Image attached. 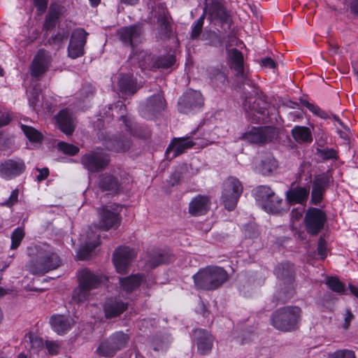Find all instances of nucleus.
<instances>
[{
  "label": "nucleus",
  "instance_id": "obj_1",
  "mask_svg": "<svg viewBox=\"0 0 358 358\" xmlns=\"http://www.w3.org/2000/svg\"><path fill=\"white\" fill-rule=\"evenodd\" d=\"M36 258L28 265L29 271L34 275H44L55 270L62 264V260L53 247L42 244L36 247Z\"/></svg>",
  "mask_w": 358,
  "mask_h": 358
},
{
  "label": "nucleus",
  "instance_id": "obj_2",
  "mask_svg": "<svg viewBox=\"0 0 358 358\" xmlns=\"http://www.w3.org/2000/svg\"><path fill=\"white\" fill-rule=\"evenodd\" d=\"M302 310L296 306H287L275 310L271 316V324L277 330L291 332L299 329Z\"/></svg>",
  "mask_w": 358,
  "mask_h": 358
},
{
  "label": "nucleus",
  "instance_id": "obj_3",
  "mask_svg": "<svg viewBox=\"0 0 358 358\" xmlns=\"http://www.w3.org/2000/svg\"><path fill=\"white\" fill-rule=\"evenodd\" d=\"M255 96H246L243 102V108L246 118L251 122L266 124L270 122L271 106L266 98L254 90Z\"/></svg>",
  "mask_w": 358,
  "mask_h": 358
},
{
  "label": "nucleus",
  "instance_id": "obj_4",
  "mask_svg": "<svg viewBox=\"0 0 358 358\" xmlns=\"http://www.w3.org/2000/svg\"><path fill=\"white\" fill-rule=\"evenodd\" d=\"M106 279L101 274L94 273L88 268H83L78 272V286L72 292V299L82 303L90 299L91 292L99 287Z\"/></svg>",
  "mask_w": 358,
  "mask_h": 358
},
{
  "label": "nucleus",
  "instance_id": "obj_5",
  "mask_svg": "<svg viewBox=\"0 0 358 358\" xmlns=\"http://www.w3.org/2000/svg\"><path fill=\"white\" fill-rule=\"evenodd\" d=\"M195 287L204 290L220 287L228 279L227 272L220 266H210L200 268L193 275Z\"/></svg>",
  "mask_w": 358,
  "mask_h": 358
},
{
  "label": "nucleus",
  "instance_id": "obj_6",
  "mask_svg": "<svg viewBox=\"0 0 358 358\" xmlns=\"http://www.w3.org/2000/svg\"><path fill=\"white\" fill-rule=\"evenodd\" d=\"M243 190L241 182L235 177H229L224 181L221 199L226 209L229 211L235 209Z\"/></svg>",
  "mask_w": 358,
  "mask_h": 358
},
{
  "label": "nucleus",
  "instance_id": "obj_7",
  "mask_svg": "<svg viewBox=\"0 0 358 358\" xmlns=\"http://www.w3.org/2000/svg\"><path fill=\"white\" fill-rule=\"evenodd\" d=\"M128 341L129 336L127 334L122 331H117L107 340L103 341L96 352L100 356L113 357L118 350L127 345Z\"/></svg>",
  "mask_w": 358,
  "mask_h": 358
},
{
  "label": "nucleus",
  "instance_id": "obj_8",
  "mask_svg": "<svg viewBox=\"0 0 358 358\" xmlns=\"http://www.w3.org/2000/svg\"><path fill=\"white\" fill-rule=\"evenodd\" d=\"M327 221V216L324 211L310 207L306 212L303 220L306 231L311 236H316L324 229Z\"/></svg>",
  "mask_w": 358,
  "mask_h": 358
},
{
  "label": "nucleus",
  "instance_id": "obj_9",
  "mask_svg": "<svg viewBox=\"0 0 358 358\" xmlns=\"http://www.w3.org/2000/svg\"><path fill=\"white\" fill-rule=\"evenodd\" d=\"M208 18L215 24H220L224 31L231 29L232 20L225 6L219 0H213L208 6Z\"/></svg>",
  "mask_w": 358,
  "mask_h": 358
},
{
  "label": "nucleus",
  "instance_id": "obj_10",
  "mask_svg": "<svg viewBox=\"0 0 358 358\" xmlns=\"http://www.w3.org/2000/svg\"><path fill=\"white\" fill-rule=\"evenodd\" d=\"M227 59L229 67L236 73V77L243 84L255 88V85L248 77L243 66V53L236 48L228 50Z\"/></svg>",
  "mask_w": 358,
  "mask_h": 358
},
{
  "label": "nucleus",
  "instance_id": "obj_11",
  "mask_svg": "<svg viewBox=\"0 0 358 358\" xmlns=\"http://www.w3.org/2000/svg\"><path fill=\"white\" fill-rule=\"evenodd\" d=\"M109 162L108 155L99 150L86 153L80 159L84 168L92 173L103 170L108 166Z\"/></svg>",
  "mask_w": 358,
  "mask_h": 358
},
{
  "label": "nucleus",
  "instance_id": "obj_12",
  "mask_svg": "<svg viewBox=\"0 0 358 358\" xmlns=\"http://www.w3.org/2000/svg\"><path fill=\"white\" fill-rule=\"evenodd\" d=\"M138 58L140 59L139 65L143 69H168L173 66L176 62V58L173 55L155 57L151 55L141 52Z\"/></svg>",
  "mask_w": 358,
  "mask_h": 358
},
{
  "label": "nucleus",
  "instance_id": "obj_13",
  "mask_svg": "<svg viewBox=\"0 0 358 358\" xmlns=\"http://www.w3.org/2000/svg\"><path fill=\"white\" fill-rule=\"evenodd\" d=\"M332 182L333 178L328 173L315 175L312 182L310 203L314 206L319 205L324 199L326 190Z\"/></svg>",
  "mask_w": 358,
  "mask_h": 358
},
{
  "label": "nucleus",
  "instance_id": "obj_14",
  "mask_svg": "<svg viewBox=\"0 0 358 358\" xmlns=\"http://www.w3.org/2000/svg\"><path fill=\"white\" fill-rule=\"evenodd\" d=\"M203 105V98L199 91L189 89L179 99L178 110L181 113L188 114Z\"/></svg>",
  "mask_w": 358,
  "mask_h": 358
},
{
  "label": "nucleus",
  "instance_id": "obj_15",
  "mask_svg": "<svg viewBox=\"0 0 358 358\" xmlns=\"http://www.w3.org/2000/svg\"><path fill=\"white\" fill-rule=\"evenodd\" d=\"M88 33L82 28H78L71 33L68 46V56L71 59L82 57L85 53V45Z\"/></svg>",
  "mask_w": 358,
  "mask_h": 358
},
{
  "label": "nucleus",
  "instance_id": "obj_16",
  "mask_svg": "<svg viewBox=\"0 0 358 358\" xmlns=\"http://www.w3.org/2000/svg\"><path fill=\"white\" fill-rule=\"evenodd\" d=\"M26 169L23 159L13 158L5 160L0 164V177L9 180L22 174Z\"/></svg>",
  "mask_w": 358,
  "mask_h": 358
},
{
  "label": "nucleus",
  "instance_id": "obj_17",
  "mask_svg": "<svg viewBox=\"0 0 358 358\" xmlns=\"http://www.w3.org/2000/svg\"><path fill=\"white\" fill-rule=\"evenodd\" d=\"M99 228L103 230H109L110 229H117L121 222V217L120 215L118 206L112 208L111 206H103L99 210Z\"/></svg>",
  "mask_w": 358,
  "mask_h": 358
},
{
  "label": "nucleus",
  "instance_id": "obj_18",
  "mask_svg": "<svg viewBox=\"0 0 358 358\" xmlns=\"http://www.w3.org/2000/svg\"><path fill=\"white\" fill-rule=\"evenodd\" d=\"M98 189L107 194L116 195L122 190V185L118 177L110 172L101 173L96 180Z\"/></svg>",
  "mask_w": 358,
  "mask_h": 358
},
{
  "label": "nucleus",
  "instance_id": "obj_19",
  "mask_svg": "<svg viewBox=\"0 0 358 358\" xmlns=\"http://www.w3.org/2000/svg\"><path fill=\"white\" fill-rule=\"evenodd\" d=\"M100 138L106 148L110 151L124 152L129 150L131 146V140L124 136L102 133Z\"/></svg>",
  "mask_w": 358,
  "mask_h": 358
},
{
  "label": "nucleus",
  "instance_id": "obj_20",
  "mask_svg": "<svg viewBox=\"0 0 358 358\" xmlns=\"http://www.w3.org/2000/svg\"><path fill=\"white\" fill-rule=\"evenodd\" d=\"M136 257L135 251L129 247L121 246L113 253V261L119 273H126L128 266Z\"/></svg>",
  "mask_w": 358,
  "mask_h": 358
},
{
  "label": "nucleus",
  "instance_id": "obj_21",
  "mask_svg": "<svg viewBox=\"0 0 358 358\" xmlns=\"http://www.w3.org/2000/svg\"><path fill=\"white\" fill-rule=\"evenodd\" d=\"M166 101L161 93L149 97L146 102L141 105V115L146 118H151L165 109Z\"/></svg>",
  "mask_w": 358,
  "mask_h": 358
},
{
  "label": "nucleus",
  "instance_id": "obj_22",
  "mask_svg": "<svg viewBox=\"0 0 358 358\" xmlns=\"http://www.w3.org/2000/svg\"><path fill=\"white\" fill-rule=\"evenodd\" d=\"M52 61L49 52L40 49L32 61L30 66L31 75L38 78L43 76L48 69Z\"/></svg>",
  "mask_w": 358,
  "mask_h": 358
},
{
  "label": "nucleus",
  "instance_id": "obj_23",
  "mask_svg": "<svg viewBox=\"0 0 358 358\" xmlns=\"http://www.w3.org/2000/svg\"><path fill=\"white\" fill-rule=\"evenodd\" d=\"M142 27L140 25L124 27L120 29V38L124 45L131 47L132 50L142 42Z\"/></svg>",
  "mask_w": 358,
  "mask_h": 358
},
{
  "label": "nucleus",
  "instance_id": "obj_24",
  "mask_svg": "<svg viewBox=\"0 0 358 358\" xmlns=\"http://www.w3.org/2000/svg\"><path fill=\"white\" fill-rule=\"evenodd\" d=\"M275 129L271 127H253L245 134V138L252 143H265L275 136Z\"/></svg>",
  "mask_w": 358,
  "mask_h": 358
},
{
  "label": "nucleus",
  "instance_id": "obj_25",
  "mask_svg": "<svg viewBox=\"0 0 358 358\" xmlns=\"http://www.w3.org/2000/svg\"><path fill=\"white\" fill-rule=\"evenodd\" d=\"M196 144L189 137L175 138L169 145L165 152L167 159H173L192 148Z\"/></svg>",
  "mask_w": 358,
  "mask_h": 358
},
{
  "label": "nucleus",
  "instance_id": "obj_26",
  "mask_svg": "<svg viewBox=\"0 0 358 358\" xmlns=\"http://www.w3.org/2000/svg\"><path fill=\"white\" fill-rule=\"evenodd\" d=\"M155 17L157 20L158 34L161 38H169L172 29L169 21V14L166 8L159 3L155 10Z\"/></svg>",
  "mask_w": 358,
  "mask_h": 358
},
{
  "label": "nucleus",
  "instance_id": "obj_27",
  "mask_svg": "<svg viewBox=\"0 0 358 358\" xmlns=\"http://www.w3.org/2000/svg\"><path fill=\"white\" fill-rule=\"evenodd\" d=\"M193 332L198 353L201 355L209 354L213 345V336L208 331L203 329H195Z\"/></svg>",
  "mask_w": 358,
  "mask_h": 358
},
{
  "label": "nucleus",
  "instance_id": "obj_28",
  "mask_svg": "<svg viewBox=\"0 0 358 358\" xmlns=\"http://www.w3.org/2000/svg\"><path fill=\"white\" fill-rule=\"evenodd\" d=\"M55 117L59 129L64 134L68 136L72 134L76 124L73 115L68 109L61 110Z\"/></svg>",
  "mask_w": 358,
  "mask_h": 358
},
{
  "label": "nucleus",
  "instance_id": "obj_29",
  "mask_svg": "<svg viewBox=\"0 0 358 358\" xmlns=\"http://www.w3.org/2000/svg\"><path fill=\"white\" fill-rule=\"evenodd\" d=\"M210 200L206 195H196L189 204V213L193 216L205 215L209 210Z\"/></svg>",
  "mask_w": 358,
  "mask_h": 358
},
{
  "label": "nucleus",
  "instance_id": "obj_30",
  "mask_svg": "<svg viewBox=\"0 0 358 358\" xmlns=\"http://www.w3.org/2000/svg\"><path fill=\"white\" fill-rule=\"evenodd\" d=\"M310 189L308 187L296 186L289 189L285 192L286 200L289 204H303L309 196Z\"/></svg>",
  "mask_w": 358,
  "mask_h": 358
},
{
  "label": "nucleus",
  "instance_id": "obj_31",
  "mask_svg": "<svg viewBox=\"0 0 358 358\" xmlns=\"http://www.w3.org/2000/svg\"><path fill=\"white\" fill-rule=\"evenodd\" d=\"M50 322L55 332L64 335L71 329L74 322L69 316L55 315L51 317Z\"/></svg>",
  "mask_w": 358,
  "mask_h": 358
},
{
  "label": "nucleus",
  "instance_id": "obj_32",
  "mask_svg": "<svg viewBox=\"0 0 358 358\" xmlns=\"http://www.w3.org/2000/svg\"><path fill=\"white\" fill-rule=\"evenodd\" d=\"M274 274L285 285H291L294 282V266L288 262L278 264L274 268Z\"/></svg>",
  "mask_w": 358,
  "mask_h": 358
},
{
  "label": "nucleus",
  "instance_id": "obj_33",
  "mask_svg": "<svg viewBox=\"0 0 358 358\" xmlns=\"http://www.w3.org/2000/svg\"><path fill=\"white\" fill-rule=\"evenodd\" d=\"M103 308L106 317L113 318L122 314L127 308V304L116 299H108Z\"/></svg>",
  "mask_w": 358,
  "mask_h": 358
},
{
  "label": "nucleus",
  "instance_id": "obj_34",
  "mask_svg": "<svg viewBox=\"0 0 358 358\" xmlns=\"http://www.w3.org/2000/svg\"><path fill=\"white\" fill-rule=\"evenodd\" d=\"M118 86L122 94L129 96L134 95L139 89L133 76L124 73L119 75Z\"/></svg>",
  "mask_w": 358,
  "mask_h": 358
},
{
  "label": "nucleus",
  "instance_id": "obj_35",
  "mask_svg": "<svg viewBox=\"0 0 358 358\" xmlns=\"http://www.w3.org/2000/svg\"><path fill=\"white\" fill-rule=\"evenodd\" d=\"M143 280V275L134 274L126 278H120V283L122 289L127 292H131L137 289Z\"/></svg>",
  "mask_w": 358,
  "mask_h": 358
},
{
  "label": "nucleus",
  "instance_id": "obj_36",
  "mask_svg": "<svg viewBox=\"0 0 358 358\" xmlns=\"http://www.w3.org/2000/svg\"><path fill=\"white\" fill-rule=\"evenodd\" d=\"M87 238L88 241L85 247L81 248L78 254L79 259L82 260L87 259L90 253L99 245V235L94 234L92 236L89 231Z\"/></svg>",
  "mask_w": 358,
  "mask_h": 358
},
{
  "label": "nucleus",
  "instance_id": "obj_37",
  "mask_svg": "<svg viewBox=\"0 0 358 358\" xmlns=\"http://www.w3.org/2000/svg\"><path fill=\"white\" fill-rule=\"evenodd\" d=\"M294 139L299 143H310L313 141L312 132L308 127L296 125L292 129Z\"/></svg>",
  "mask_w": 358,
  "mask_h": 358
},
{
  "label": "nucleus",
  "instance_id": "obj_38",
  "mask_svg": "<svg viewBox=\"0 0 358 358\" xmlns=\"http://www.w3.org/2000/svg\"><path fill=\"white\" fill-rule=\"evenodd\" d=\"M61 13V6L57 4H51L49 12L45 17L43 28L45 30L53 29L57 24Z\"/></svg>",
  "mask_w": 358,
  "mask_h": 358
},
{
  "label": "nucleus",
  "instance_id": "obj_39",
  "mask_svg": "<svg viewBox=\"0 0 358 358\" xmlns=\"http://www.w3.org/2000/svg\"><path fill=\"white\" fill-rule=\"evenodd\" d=\"M207 73L210 83L214 87H221L227 80V75L219 68L209 67Z\"/></svg>",
  "mask_w": 358,
  "mask_h": 358
},
{
  "label": "nucleus",
  "instance_id": "obj_40",
  "mask_svg": "<svg viewBox=\"0 0 358 358\" xmlns=\"http://www.w3.org/2000/svg\"><path fill=\"white\" fill-rule=\"evenodd\" d=\"M294 295V289L292 284L287 285V287L281 288L274 294L273 299L276 301L275 306L287 303Z\"/></svg>",
  "mask_w": 358,
  "mask_h": 358
},
{
  "label": "nucleus",
  "instance_id": "obj_41",
  "mask_svg": "<svg viewBox=\"0 0 358 358\" xmlns=\"http://www.w3.org/2000/svg\"><path fill=\"white\" fill-rule=\"evenodd\" d=\"M278 167V162L272 155H266L262 160L259 165V172L263 176H267L275 171Z\"/></svg>",
  "mask_w": 358,
  "mask_h": 358
},
{
  "label": "nucleus",
  "instance_id": "obj_42",
  "mask_svg": "<svg viewBox=\"0 0 358 358\" xmlns=\"http://www.w3.org/2000/svg\"><path fill=\"white\" fill-rule=\"evenodd\" d=\"M120 118L124 123V129L129 132L131 135L143 138H146L150 136V134L149 131H147L144 134L140 133L138 131L139 129L136 127V125H134L132 121L129 120L127 117L121 115Z\"/></svg>",
  "mask_w": 358,
  "mask_h": 358
},
{
  "label": "nucleus",
  "instance_id": "obj_43",
  "mask_svg": "<svg viewBox=\"0 0 358 358\" xmlns=\"http://www.w3.org/2000/svg\"><path fill=\"white\" fill-rule=\"evenodd\" d=\"M325 283L331 291L336 293L343 294L345 292V285L337 277H327Z\"/></svg>",
  "mask_w": 358,
  "mask_h": 358
},
{
  "label": "nucleus",
  "instance_id": "obj_44",
  "mask_svg": "<svg viewBox=\"0 0 358 358\" xmlns=\"http://www.w3.org/2000/svg\"><path fill=\"white\" fill-rule=\"evenodd\" d=\"M316 155L323 161L337 160L338 159V152L334 148H317Z\"/></svg>",
  "mask_w": 358,
  "mask_h": 358
},
{
  "label": "nucleus",
  "instance_id": "obj_45",
  "mask_svg": "<svg viewBox=\"0 0 358 358\" xmlns=\"http://www.w3.org/2000/svg\"><path fill=\"white\" fill-rule=\"evenodd\" d=\"M282 199L274 193V196L268 199L264 203V208L272 213H278L281 210Z\"/></svg>",
  "mask_w": 358,
  "mask_h": 358
},
{
  "label": "nucleus",
  "instance_id": "obj_46",
  "mask_svg": "<svg viewBox=\"0 0 358 358\" xmlns=\"http://www.w3.org/2000/svg\"><path fill=\"white\" fill-rule=\"evenodd\" d=\"M21 129L30 141L37 143L41 141L42 134L34 127L22 124Z\"/></svg>",
  "mask_w": 358,
  "mask_h": 358
},
{
  "label": "nucleus",
  "instance_id": "obj_47",
  "mask_svg": "<svg viewBox=\"0 0 358 358\" xmlns=\"http://www.w3.org/2000/svg\"><path fill=\"white\" fill-rule=\"evenodd\" d=\"M207 14V8H205L200 17L192 24L191 38H197L201 34L204 23V20Z\"/></svg>",
  "mask_w": 358,
  "mask_h": 358
},
{
  "label": "nucleus",
  "instance_id": "obj_48",
  "mask_svg": "<svg viewBox=\"0 0 358 358\" xmlns=\"http://www.w3.org/2000/svg\"><path fill=\"white\" fill-rule=\"evenodd\" d=\"M169 260L170 257L166 254L157 251L150 257L148 264L152 268H154L162 264L168 262Z\"/></svg>",
  "mask_w": 358,
  "mask_h": 358
},
{
  "label": "nucleus",
  "instance_id": "obj_49",
  "mask_svg": "<svg viewBox=\"0 0 358 358\" xmlns=\"http://www.w3.org/2000/svg\"><path fill=\"white\" fill-rule=\"evenodd\" d=\"M255 194L258 199L264 201V203L268 199L274 196V192L268 186L266 185H261L258 187L256 189Z\"/></svg>",
  "mask_w": 358,
  "mask_h": 358
},
{
  "label": "nucleus",
  "instance_id": "obj_50",
  "mask_svg": "<svg viewBox=\"0 0 358 358\" xmlns=\"http://www.w3.org/2000/svg\"><path fill=\"white\" fill-rule=\"evenodd\" d=\"M24 237V231L20 227L16 228L11 234L10 249L15 250L20 245L21 241Z\"/></svg>",
  "mask_w": 358,
  "mask_h": 358
},
{
  "label": "nucleus",
  "instance_id": "obj_51",
  "mask_svg": "<svg viewBox=\"0 0 358 358\" xmlns=\"http://www.w3.org/2000/svg\"><path fill=\"white\" fill-rule=\"evenodd\" d=\"M57 148L59 150L62 152L66 155H69L71 156H74L78 153L80 149L78 147L70 144L64 141L59 142L57 144Z\"/></svg>",
  "mask_w": 358,
  "mask_h": 358
},
{
  "label": "nucleus",
  "instance_id": "obj_52",
  "mask_svg": "<svg viewBox=\"0 0 358 358\" xmlns=\"http://www.w3.org/2000/svg\"><path fill=\"white\" fill-rule=\"evenodd\" d=\"M328 358H356V356L354 351L343 349L329 353Z\"/></svg>",
  "mask_w": 358,
  "mask_h": 358
},
{
  "label": "nucleus",
  "instance_id": "obj_53",
  "mask_svg": "<svg viewBox=\"0 0 358 358\" xmlns=\"http://www.w3.org/2000/svg\"><path fill=\"white\" fill-rule=\"evenodd\" d=\"M318 254L320 256L321 259H324L327 256V245L325 239L320 236L318 245H317Z\"/></svg>",
  "mask_w": 358,
  "mask_h": 358
},
{
  "label": "nucleus",
  "instance_id": "obj_54",
  "mask_svg": "<svg viewBox=\"0 0 358 358\" xmlns=\"http://www.w3.org/2000/svg\"><path fill=\"white\" fill-rule=\"evenodd\" d=\"M223 44V38L218 34L214 32L210 34L209 45L213 47H221Z\"/></svg>",
  "mask_w": 358,
  "mask_h": 358
},
{
  "label": "nucleus",
  "instance_id": "obj_55",
  "mask_svg": "<svg viewBox=\"0 0 358 358\" xmlns=\"http://www.w3.org/2000/svg\"><path fill=\"white\" fill-rule=\"evenodd\" d=\"M18 195H19V190H18V189H14L11 192L9 198L6 201H5L2 203V205L6 206L7 207L13 206L14 204H15L17 202V201H18Z\"/></svg>",
  "mask_w": 358,
  "mask_h": 358
},
{
  "label": "nucleus",
  "instance_id": "obj_56",
  "mask_svg": "<svg viewBox=\"0 0 358 358\" xmlns=\"http://www.w3.org/2000/svg\"><path fill=\"white\" fill-rule=\"evenodd\" d=\"M67 37L65 33H57L55 36L50 37L48 39V43L51 45L52 44H59L62 43L64 38Z\"/></svg>",
  "mask_w": 358,
  "mask_h": 358
},
{
  "label": "nucleus",
  "instance_id": "obj_57",
  "mask_svg": "<svg viewBox=\"0 0 358 358\" xmlns=\"http://www.w3.org/2000/svg\"><path fill=\"white\" fill-rule=\"evenodd\" d=\"M31 347L35 349H41L43 347V341L42 338L37 336H30Z\"/></svg>",
  "mask_w": 358,
  "mask_h": 358
},
{
  "label": "nucleus",
  "instance_id": "obj_58",
  "mask_svg": "<svg viewBox=\"0 0 358 358\" xmlns=\"http://www.w3.org/2000/svg\"><path fill=\"white\" fill-rule=\"evenodd\" d=\"M45 347L50 354L55 355L58 353L59 345L53 341H46Z\"/></svg>",
  "mask_w": 358,
  "mask_h": 358
},
{
  "label": "nucleus",
  "instance_id": "obj_59",
  "mask_svg": "<svg viewBox=\"0 0 358 358\" xmlns=\"http://www.w3.org/2000/svg\"><path fill=\"white\" fill-rule=\"evenodd\" d=\"M238 38L234 34H229L227 40L225 43L226 50H230L229 48L234 45H238Z\"/></svg>",
  "mask_w": 358,
  "mask_h": 358
},
{
  "label": "nucleus",
  "instance_id": "obj_60",
  "mask_svg": "<svg viewBox=\"0 0 358 358\" xmlns=\"http://www.w3.org/2000/svg\"><path fill=\"white\" fill-rule=\"evenodd\" d=\"M355 318L354 315L352 313L350 309H347L344 317V323L343 324V327L345 329H348L350 325V322Z\"/></svg>",
  "mask_w": 358,
  "mask_h": 358
},
{
  "label": "nucleus",
  "instance_id": "obj_61",
  "mask_svg": "<svg viewBox=\"0 0 358 358\" xmlns=\"http://www.w3.org/2000/svg\"><path fill=\"white\" fill-rule=\"evenodd\" d=\"M48 0H34V3L38 10L44 12L48 7Z\"/></svg>",
  "mask_w": 358,
  "mask_h": 358
},
{
  "label": "nucleus",
  "instance_id": "obj_62",
  "mask_svg": "<svg viewBox=\"0 0 358 358\" xmlns=\"http://www.w3.org/2000/svg\"><path fill=\"white\" fill-rule=\"evenodd\" d=\"M261 64L263 66L269 68V69H275L276 66L275 62L271 57L263 58L261 60Z\"/></svg>",
  "mask_w": 358,
  "mask_h": 358
},
{
  "label": "nucleus",
  "instance_id": "obj_63",
  "mask_svg": "<svg viewBox=\"0 0 358 358\" xmlns=\"http://www.w3.org/2000/svg\"><path fill=\"white\" fill-rule=\"evenodd\" d=\"M32 95L29 98V103L30 106L35 108L38 102V92L34 90Z\"/></svg>",
  "mask_w": 358,
  "mask_h": 358
},
{
  "label": "nucleus",
  "instance_id": "obj_64",
  "mask_svg": "<svg viewBox=\"0 0 358 358\" xmlns=\"http://www.w3.org/2000/svg\"><path fill=\"white\" fill-rule=\"evenodd\" d=\"M37 171L39 172V174L37 176V180L38 181L45 180L49 175V170L48 168L37 169Z\"/></svg>",
  "mask_w": 358,
  "mask_h": 358
}]
</instances>
